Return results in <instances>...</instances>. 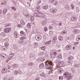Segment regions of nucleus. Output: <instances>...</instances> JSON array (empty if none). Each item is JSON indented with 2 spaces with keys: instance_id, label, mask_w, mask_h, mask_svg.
<instances>
[{
  "instance_id": "41",
  "label": "nucleus",
  "mask_w": 80,
  "mask_h": 80,
  "mask_svg": "<svg viewBox=\"0 0 80 80\" xmlns=\"http://www.w3.org/2000/svg\"><path fill=\"white\" fill-rule=\"evenodd\" d=\"M67 33V32L66 31H64L62 32V33L63 35V34H66Z\"/></svg>"
},
{
  "instance_id": "1",
  "label": "nucleus",
  "mask_w": 80,
  "mask_h": 80,
  "mask_svg": "<svg viewBox=\"0 0 80 80\" xmlns=\"http://www.w3.org/2000/svg\"><path fill=\"white\" fill-rule=\"evenodd\" d=\"M64 77H66L67 80H70L73 77L70 73H68V72H66L64 73Z\"/></svg>"
},
{
  "instance_id": "45",
  "label": "nucleus",
  "mask_w": 80,
  "mask_h": 80,
  "mask_svg": "<svg viewBox=\"0 0 80 80\" xmlns=\"http://www.w3.org/2000/svg\"><path fill=\"white\" fill-rule=\"evenodd\" d=\"M51 42H52V40L48 41L46 42V44H50V43H51Z\"/></svg>"
},
{
  "instance_id": "61",
  "label": "nucleus",
  "mask_w": 80,
  "mask_h": 80,
  "mask_svg": "<svg viewBox=\"0 0 80 80\" xmlns=\"http://www.w3.org/2000/svg\"><path fill=\"white\" fill-rule=\"evenodd\" d=\"M10 68H11V67L10 66H9L8 67V70L10 69Z\"/></svg>"
},
{
  "instance_id": "34",
  "label": "nucleus",
  "mask_w": 80,
  "mask_h": 80,
  "mask_svg": "<svg viewBox=\"0 0 80 80\" xmlns=\"http://www.w3.org/2000/svg\"><path fill=\"white\" fill-rule=\"evenodd\" d=\"M62 55L60 54H59L57 57L58 58H62Z\"/></svg>"
},
{
  "instance_id": "29",
  "label": "nucleus",
  "mask_w": 80,
  "mask_h": 80,
  "mask_svg": "<svg viewBox=\"0 0 80 80\" xmlns=\"http://www.w3.org/2000/svg\"><path fill=\"white\" fill-rule=\"evenodd\" d=\"M76 40L77 41H79L80 40V35H78L77 37Z\"/></svg>"
},
{
  "instance_id": "9",
  "label": "nucleus",
  "mask_w": 80,
  "mask_h": 80,
  "mask_svg": "<svg viewBox=\"0 0 80 80\" xmlns=\"http://www.w3.org/2000/svg\"><path fill=\"white\" fill-rule=\"evenodd\" d=\"M36 11H37L38 12L41 9V7H40V5H38L36 6Z\"/></svg>"
},
{
  "instance_id": "56",
  "label": "nucleus",
  "mask_w": 80,
  "mask_h": 80,
  "mask_svg": "<svg viewBox=\"0 0 80 80\" xmlns=\"http://www.w3.org/2000/svg\"><path fill=\"white\" fill-rule=\"evenodd\" d=\"M49 29H50V30H52L53 29V27H52L51 26H50L49 27Z\"/></svg>"
},
{
  "instance_id": "5",
  "label": "nucleus",
  "mask_w": 80,
  "mask_h": 80,
  "mask_svg": "<svg viewBox=\"0 0 80 80\" xmlns=\"http://www.w3.org/2000/svg\"><path fill=\"white\" fill-rule=\"evenodd\" d=\"M11 28H5L4 29V32L5 33H10V32H11Z\"/></svg>"
},
{
  "instance_id": "42",
  "label": "nucleus",
  "mask_w": 80,
  "mask_h": 80,
  "mask_svg": "<svg viewBox=\"0 0 80 80\" xmlns=\"http://www.w3.org/2000/svg\"><path fill=\"white\" fill-rule=\"evenodd\" d=\"M55 0H49V2L51 3H53Z\"/></svg>"
},
{
  "instance_id": "22",
  "label": "nucleus",
  "mask_w": 80,
  "mask_h": 80,
  "mask_svg": "<svg viewBox=\"0 0 80 80\" xmlns=\"http://www.w3.org/2000/svg\"><path fill=\"white\" fill-rule=\"evenodd\" d=\"M58 38L59 40H60V41H62L63 40V37L62 36H59Z\"/></svg>"
},
{
  "instance_id": "17",
  "label": "nucleus",
  "mask_w": 80,
  "mask_h": 80,
  "mask_svg": "<svg viewBox=\"0 0 80 80\" xmlns=\"http://www.w3.org/2000/svg\"><path fill=\"white\" fill-rule=\"evenodd\" d=\"M40 75L41 76V77H44V78H45V77H47V75H46V74H45V73H42L41 74H40Z\"/></svg>"
},
{
  "instance_id": "59",
  "label": "nucleus",
  "mask_w": 80,
  "mask_h": 80,
  "mask_svg": "<svg viewBox=\"0 0 80 80\" xmlns=\"http://www.w3.org/2000/svg\"><path fill=\"white\" fill-rule=\"evenodd\" d=\"M37 30H36V29H35L33 31V32H34V33H37Z\"/></svg>"
},
{
  "instance_id": "10",
  "label": "nucleus",
  "mask_w": 80,
  "mask_h": 80,
  "mask_svg": "<svg viewBox=\"0 0 80 80\" xmlns=\"http://www.w3.org/2000/svg\"><path fill=\"white\" fill-rule=\"evenodd\" d=\"M20 33L21 36H27V32H23V31H21Z\"/></svg>"
},
{
  "instance_id": "18",
  "label": "nucleus",
  "mask_w": 80,
  "mask_h": 80,
  "mask_svg": "<svg viewBox=\"0 0 80 80\" xmlns=\"http://www.w3.org/2000/svg\"><path fill=\"white\" fill-rule=\"evenodd\" d=\"M65 9H66V10H70V7H69V6L68 5H66L65 7Z\"/></svg>"
},
{
  "instance_id": "46",
  "label": "nucleus",
  "mask_w": 80,
  "mask_h": 80,
  "mask_svg": "<svg viewBox=\"0 0 80 80\" xmlns=\"http://www.w3.org/2000/svg\"><path fill=\"white\" fill-rule=\"evenodd\" d=\"M34 17H33V16H31V20H32V21H33V20H34Z\"/></svg>"
},
{
  "instance_id": "47",
  "label": "nucleus",
  "mask_w": 80,
  "mask_h": 80,
  "mask_svg": "<svg viewBox=\"0 0 80 80\" xmlns=\"http://www.w3.org/2000/svg\"><path fill=\"white\" fill-rule=\"evenodd\" d=\"M44 30L45 31V32H47V30H48V29H47V27H45L44 28Z\"/></svg>"
},
{
  "instance_id": "33",
  "label": "nucleus",
  "mask_w": 80,
  "mask_h": 80,
  "mask_svg": "<svg viewBox=\"0 0 80 80\" xmlns=\"http://www.w3.org/2000/svg\"><path fill=\"white\" fill-rule=\"evenodd\" d=\"M33 15L35 17H40L36 13H34Z\"/></svg>"
},
{
  "instance_id": "20",
  "label": "nucleus",
  "mask_w": 80,
  "mask_h": 80,
  "mask_svg": "<svg viewBox=\"0 0 80 80\" xmlns=\"http://www.w3.org/2000/svg\"><path fill=\"white\" fill-rule=\"evenodd\" d=\"M39 67L41 68H43L44 67V64L43 63H41L40 64Z\"/></svg>"
},
{
  "instance_id": "11",
  "label": "nucleus",
  "mask_w": 80,
  "mask_h": 80,
  "mask_svg": "<svg viewBox=\"0 0 80 80\" xmlns=\"http://www.w3.org/2000/svg\"><path fill=\"white\" fill-rule=\"evenodd\" d=\"M66 48L67 50H69L72 49V46L70 45H68L66 46Z\"/></svg>"
},
{
  "instance_id": "37",
  "label": "nucleus",
  "mask_w": 80,
  "mask_h": 80,
  "mask_svg": "<svg viewBox=\"0 0 80 80\" xmlns=\"http://www.w3.org/2000/svg\"><path fill=\"white\" fill-rule=\"evenodd\" d=\"M59 80H62L63 78V77L62 76H60L59 77Z\"/></svg>"
},
{
  "instance_id": "54",
  "label": "nucleus",
  "mask_w": 80,
  "mask_h": 80,
  "mask_svg": "<svg viewBox=\"0 0 80 80\" xmlns=\"http://www.w3.org/2000/svg\"><path fill=\"white\" fill-rule=\"evenodd\" d=\"M79 44V42H77L74 43V45H77V44Z\"/></svg>"
},
{
  "instance_id": "21",
  "label": "nucleus",
  "mask_w": 80,
  "mask_h": 80,
  "mask_svg": "<svg viewBox=\"0 0 80 80\" xmlns=\"http://www.w3.org/2000/svg\"><path fill=\"white\" fill-rule=\"evenodd\" d=\"M7 11V9H4L3 10V15H5V13H6V12Z\"/></svg>"
},
{
  "instance_id": "58",
  "label": "nucleus",
  "mask_w": 80,
  "mask_h": 80,
  "mask_svg": "<svg viewBox=\"0 0 80 80\" xmlns=\"http://www.w3.org/2000/svg\"><path fill=\"white\" fill-rule=\"evenodd\" d=\"M59 26H62V23L60 22L59 23Z\"/></svg>"
},
{
  "instance_id": "57",
  "label": "nucleus",
  "mask_w": 80,
  "mask_h": 80,
  "mask_svg": "<svg viewBox=\"0 0 80 80\" xmlns=\"http://www.w3.org/2000/svg\"><path fill=\"white\" fill-rule=\"evenodd\" d=\"M12 57H11V55L9 56V57L8 58V60H10V59L12 58Z\"/></svg>"
},
{
  "instance_id": "24",
  "label": "nucleus",
  "mask_w": 80,
  "mask_h": 80,
  "mask_svg": "<svg viewBox=\"0 0 80 80\" xmlns=\"http://www.w3.org/2000/svg\"><path fill=\"white\" fill-rule=\"evenodd\" d=\"M27 27L28 28H30L31 27V24L29 22L27 25Z\"/></svg>"
},
{
  "instance_id": "62",
  "label": "nucleus",
  "mask_w": 80,
  "mask_h": 80,
  "mask_svg": "<svg viewBox=\"0 0 80 80\" xmlns=\"http://www.w3.org/2000/svg\"><path fill=\"white\" fill-rule=\"evenodd\" d=\"M18 27H21V24H18Z\"/></svg>"
},
{
  "instance_id": "25",
  "label": "nucleus",
  "mask_w": 80,
  "mask_h": 80,
  "mask_svg": "<svg viewBox=\"0 0 80 80\" xmlns=\"http://www.w3.org/2000/svg\"><path fill=\"white\" fill-rule=\"evenodd\" d=\"M14 36L15 37V38H17L18 37V34H17V32H15L14 33Z\"/></svg>"
},
{
  "instance_id": "60",
  "label": "nucleus",
  "mask_w": 80,
  "mask_h": 80,
  "mask_svg": "<svg viewBox=\"0 0 80 80\" xmlns=\"http://www.w3.org/2000/svg\"><path fill=\"white\" fill-rule=\"evenodd\" d=\"M18 73H19V74H22V71H18Z\"/></svg>"
},
{
  "instance_id": "44",
  "label": "nucleus",
  "mask_w": 80,
  "mask_h": 80,
  "mask_svg": "<svg viewBox=\"0 0 80 80\" xmlns=\"http://www.w3.org/2000/svg\"><path fill=\"white\" fill-rule=\"evenodd\" d=\"M71 70L73 73H75V70L74 69H72Z\"/></svg>"
},
{
  "instance_id": "15",
  "label": "nucleus",
  "mask_w": 80,
  "mask_h": 80,
  "mask_svg": "<svg viewBox=\"0 0 80 80\" xmlns=\"http://www.w3.org/2000/svg\"><path fill=\"white\" fill-rule=\"evenodd\" d=\"M0 56H1L2 57H3V58H7V55H6L5 54H1L0 55Z\"/></svg>"
},
{
  "instance_id": "28",
  "label": "nucleus",
  "mask_w": 80,
  "mask_h": 80,
  "mask_svg": "<svg viewBox=\"0 0 80 80\" xmlns=\"http://www.w3.org/2000/svg\"><path fill=\"white\" fill-rule=\"evenodd\" d=\"M21 24V25H23L25 24V22H23V20H22L20 22Z\"/></svg>"
},
{
  "instance_id": "48",
  "label": "nucleus",
  "mask_w": 80,
  "mask_h": 80,
  "mask_svg": "<svg viewBox=\"0 0 80 80\" xmlns=\"http://www.w3.org/2000/svg\"><path fill=\"white\" fill-rule=\"evenodd\" d=\"M76 11L77 12H78L79 11V8L78 7H76Z\"/></svg>"
},
{
  "instance_id": "63",
  "label": "nucleus",
  "mask_w": 80,
  "mask_h": 80,
  "mask_svg": "<svg viewBox=\"0 0 80 80\" xmlns=\"http://www.w3.org/2000/svg\"><path fill=\"white\" fill-rule=\"evenodd\" d=\"M42 50H45V47H42Z\"/></svg>"
},
{
  "instance_id": "13",
  "label": "nucleus",
  "mask_w": 80,
  "mask_h": 80,
  "mask_svg": "<svg viewBox=\"0 0 80 80\" xmlns=\"http://www.w3.org/2000/svg\"><path fill=\"white\" fill-rule=\"evenodd\" d=\"M80 32V30L78 29H75L72 31L73 33H78Z\"/></svg>"
},
{
  "instance_id": "43",
  "label": "nucleus",
  "mask_w": 80,
  "mask_h": 80,
  "mask_svg": "<svg viewBox=\"0 0 80 80\" xmlns=\"http://www.w3.org/2000/svg\"><path fill=\"white\" fill-rule=\"evenodd\" d=\"M11 9H12L13 10V11H15L16 10L15 8L14 7H11Z\"/></svg>"
},
{
  "instance_id": "64",
  "label": "nucleus",
  "mask_w": 80,
  "mask_h": 80,
  "mask_svg": "<svg viewBox=\"0 0 80 80\" xmlns=\"http://www.w3.org/2000/svg\"><path fill=\"white\" fill-rule=\"evenodd\" d=\"M13 54H10V55H11V57H12L13 56Z\"/></svg>"
},
{
  "instance_id": "19",
  "label": "nucleus",
  "mask_w": 80,
  "mask_h": 80,
  "mask_svg": "<svg viewBox=\"0 0 80 80\" xmlns=\"http://www.w3.org/2000/svg\"><path fill=\"white\" fill-rule=\"evenodd\" d=\"M57 38L56 36H54L53 38V42H54L55 43L56 42H57Z\"/></svg>"
},
{
  "instance_id": "49",
  "label": "nucleus",
  "mask_w": 80,
  "mask_h": 80,
  "mask_svg": "<svg viewBox=\"0 0 80 80\" xmlns=\"http://www.w3.org/2000/svg\"><path fill=\"white\" fill-rule=\"evenodd\" d=\"M49 34H50V35H52L53 33V31H49Z\"/></svg>"
},
{
  "instance_id": "38",
  "label": "nucleus",
  "mask_w": 80,
  "mask_h": 80,
  "mask_svg": "<svg viewBox=\"0 0 80 80\" xmlns=\"http://www.w3.org/2000/svg\"><path fill=\"white\" fill-rule=\"evenodd\" d=\"M1 35L3 36V37H5V34L4 32H2L1 33Z\"/></svg>"
},
{
  "instance_id": "27",
  "label": "nucleus",
  "mask_w": 80,
  "mask_h": 80,
  "mask_svg": "<svg viewBox=\"0 0 80 80\" xmlns=\"http://www.w3.org/2000/svg\"><path fill=\"white\" fill-rule=\"evenodd\" d=\"M77 18H76V17H72L71 18V20L72 21H74V20H76Z\"/></svg>"
},
{
  "instance_id": "4",
  "label": "nucleus",
  "mask_w": 80,
  "mask_h": 80,
  "mask_svg": "<svg viewBox=\"0 0 80 80\" xmlns=\"http://www.w3.org/2000/svg\"><path fill=\"white\" fill-rule=\"evenodd\" d=\"M57 55V51L55 50H52L50 54V56L52 58H53Z\"/></svg>"
},
{
  "instance_id": "8",
  "label": "nucleus",
  "mask_w": 80,
  "mask_h": 80,
  "mask_svg": "<svg viewBox=\"0 0 80 80\" xmlns=\"http://www.w3.org/2000/svg\"><path fill=\"white\" fill-rule=\"evenodd\" d=\"M7 68H4L2 69V73L3 74L4 73H7Z\"/></svg>"
},
{
  "instance_id": "30",
  "label": "nucleus",
  "mask_w": 80,
  "mask_h": 80,
  "mask_svg": "<svg viewBox=\"0 0 80 80\" xmlns=\"http://www.w3.org/2000/svg\"><path fill=\"white\" fill-rule=\"evenodd\" d=\"M73 59V57L72 56H70L69 57V58H68V60H72Z\"/></svg>"
},
{
  "instance_id": "32",
  "label": "nucleus",
  "mask_w": 80,
  "mask_h": 80,
  "mask_svg": "<svg viewBox=\"0 0 80 80\" xmlns=\"http://www.w3.org/2000/svg\"><path fill=\"white\" fill-rule=\"evenodd\" d=\"M26 37L23 36V37H22L20 38V40H24V39H25L26 38Z\"/></svg>"
},
{
  "instance_id": "35",
  "label": "nucleus",
  "mask_w": 80,
  "mask_h": 80,
  "mask_svg": "<svg viewBox=\"0 0 80 80\" xmlns=\"http://www.w3.org/2000/svg\"><path fill=\"white\" fill-rule=\"evenodd\" d=\"M40 60L41 62H43L45 60V58H41L40 59Z\"/></svg>"
},
{
  "instance_id": "14",
  "label": "nucleus",
  "mask_w": 80,
  "mask_h": 80,
  "mask_svg": "<svg viewBox=\"0 0 80 80\" xmlns=\"http://www.w3.org/2000/svg\"><path fill=\"white\" fill-rule=\"evenodd\" d=\"M63 72V70L62 68H60L58 70V73H62V72Z\"/></svg>"
},
{
  "instance_id": "6",
  "label": "nucleus",
  "mask_w": 80,
  "mask_h": 80,
  "mask_svg": "<svg viewBox=\"0 0 80 80\" xmlns=\"http://www.w3.org/2000/svg\"><path fill=\"white\" fill-rule=\"evenodd\" d=\"M35 39L38 40V41L42 39V36L40 35H37L36 36Z\"/></svg>"
},
{
  "instance_id": "16",
  "label": "nucleus",
  "mask_w": 80,
  "mask_h": 80,
  "mask_svg": "<svg viewBox=\"0 0 80 80\" xmlns=\"http://www.w3.org/2000/svg\"><path fill=\"white\" fill-rule=\"evenodd\" d=\"M48 5H47L45 6L42 7V8L44 9V10H47V9H48Z\"/></svg>"
},
{
  "instance_id": "52",
  "label": "nucleus",
  "mask_w": 80,
  "mask_h": 80,
  "mask_svg": "<svg viewBox=\"0 0 80 80\" xmlns=\"http://www.w3.org/2000/svg\"><path fill=\"white\" fill-rule=\"evenodd\" d=\"M13 80V78L11 77L8 79L7 80Z\"/></svg>"
},
{
  "instance_id": "51",
  "label": "nucleus",
  "mask_w": 80,
  "mask_h": 80,
  "mask_svg": "<svg viewBox=\"0 0 80 80\" xmlns=\"http://www.w3.org/2000/svg\"><path fill=\"white\" fill-rule=\"evenodd\" d=\"M40 3H41V1H39L37 3V5H39Z\"/></svg>"
},
{
  "instance_id": "7",
  "label": "nucleus",
  "mask_w": 80,
  "mask_h": 80,
  "mask_svg": "<svg viewBox=\"0 0 80 80\" xmlns=\"http://www.w3.org/2000/svg\"><path fill=\"white\" fill-rule=\"evenodd\" d=\"M57 11V9L55 8H51L50 10V12L51 13H55Z\"/></svg>"
},
{
  "instance_id": "40",
  "label": "nucleus",
  "mask_w": 80,
  "mask_h": 80,
  "mask_svg": "<svg viewBox=\"0 0 80 80\" xmlns=\"http://www.w3.org/2000/svg\"><path fill=\"white\" fill-rule=\"evenodd\" d=\"M45 23H46L45 22L43 21L42 22L41 24L42 25H43V26H44V25H45Z\"/></svg>"
},
{
  "instance_id": "39",
  "label": "nucleus",
  "mask_w": 80,
  "mask_h": 80,
  "mask_svg": "<svg viewBox=\"0 0 80 80\" xmlns=\"http://www.w3.org/2000/svg\"><path fill=\"white\" fill-rule=\"evenodd\" d=\"M10 25H11V24L10 23L6 24L5 25V27H8V26H10Z\"/></svg>"
},
{
  "instance_id": "3",
  "label": "nucleus",
  "mask_w": 80,
  "mask_h": 80,
  "mask_svg": "<svg viewBox=\"0 0 80 80\" xmlns=\"http://www.w3.org/2000/svg\"><path fill=\"white\" fill-rule=\"evenodd\" d=\"M56 62L57 63H58V64L57 65V66L58 67H60V65H63V64H64V62L58 60H56Z\"/></svg>"
},
{
  "instance_id": "55",
  "label": "nucleus",
  "mask_w": 80,
  "mask_h": 80,
  "mask_svg": "<svg viewBox=\"0 0 80 80\" xmlns=\"http://www.w3.org/2000/svg\"><path fill=\"white\" fill-rule=\"evenodd\" d=\"M57 4H58V2H57V1H56L54 3V5H57Z\"/></svg>"
},
{
  "instance_id": "36",
  "label": "nucleus",
  "mask_w": 80,
  "mask_h": 80,
  "mask_svg": "<svg viewBox=\"0 0 80 80\" xmlns=\"http://www.w3.org/2000/svg\"><path fill=\"white\" fill-rule=\"evenodd\" d=\"M38 42H35L34 43V48H36V47H37L38 46Z\"/></svg>"
},
{
  "instance_id": "53",
  "label": "nucleus",
  "mask_w": 80,
  "mask_h": 80,
  "mask_svg": "<svg viewBox=\"0 0 80 80\" xmlns=\"http://www.w3.org/2000/svg\"><path fill=\"white\" fill-rule=\"evenodd\" d=\"M14 74H15V75H17L18 73V72L17 71H14Z\"/></svg>"
},
{
  "instance_id": "31",
  "label": "nucleus",
  "mask_w": 80,
  "mask_h": 80,
  "mask_svg": "<svg viewBox=\"0 0 80 80\" xmlns=\"http://www.w3.org/2000/svg\"><path fill=\"white\" fill-rule=\"evenodd\" d=\"M71 7L72 9L73 10V9H74V8H75V6H74V5L73 4H71Z\"/></svg>"
},
{
  "instance_id": "26",
  "label": "nucleus",
  "mask_w": 80,
  "mask_h": 80,
  "mask_svg": "<svg viewBox=\"0 0 80 80\" xmlns=\"http://www.w3.org/2000/svg\"><path fill=\"white\" fill-rule=\"evenodd\" d=\"M4 45L6 47H8V46H9V44H8V42H6L4 43Z\"/></svg>"
},
{
  "instance_id": "50",
  "label": "nucleus",
  "mask_w": 80,
  "mask_h": 80,
  "mask_svg": "<svg viewBox=\"0 0 80 80\" xmlns=\"http://www.w3.org/2000/svg\"><path fill=\"white\" fill-rule=\"evenodd\" d=\"M79 64H75L74 65V66H75V67H79Z\"/></svg>"
},
{
  "instance_id": "12",
  "label": "nucleus",
  "mask_w": 80,
  "mask_h": 80,
  "mask_svg": "<svg viewBox=\"0 0 80 80\" xmlns=\"http://www.w3.org/2000/svg\"><path fill=\"white\" fill-rule=\"evenodd\" d=\"M23 13L25 17H28V14L27 12L25 10H23Z\"/></svg>"
},
{
  "instance_id": "2",
  "label": "nucleus",
  "mask_w": 80,
  "mask_h": 80,
  "mask_svg": "<svg viewBox=\"0 0 80 80\" xmlns=\"http://www.w3.org/2000/svg\"><path fill=\"white\" fill-rule=\"evenodd\" d=\"M47 62L49 65L48 64H46L45 67L47 68V69H49V68H51V66L50 65H51V66H53V63L52 62L50 61H47Z\"/></svg>"
},
{
  "instance_id": "23",
  "label": "nucleus",
  "mask_w": 80,
  "mask_h": 80,
  "mask_svg": "<svg viewBox=\"0 0 80 80\" xmlns=\"http://www.w3.org/2000/svg\"><path fill=\"white\" fill-rule=\"evenodd\" d=\"M34 65V64L32 62H29L28 64L29 67H31V66H33Z\"/></svg>"
}]
</instances>
